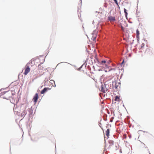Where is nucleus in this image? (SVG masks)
Wrapping results in <instances>:
<instances>
[{
  "instance_id": "nucleus-1",
  "label": "nucleus",
  "mask_w": 154,
  "mask_h": 154,
  "mask_svg": "<svg viewBox=\"0 0 154 154\" xmlns=\"http://www.w3.org/2000/svg\"><path fill=\"white\" fill-rule=\"evenodd\" d=\"M95 62L96 63H97L99 65H102L103 67L105 68H108V65L109 63V62H106L105 60H103L101 62H100L97 59H96Z\"/></svg>"
},
{
  "instance_id": "nucleus-2",
  "label": "nucleus",
  "mask_w": 154,
  "mask_h": 154,
  "mask_svg": "<svg viewBox=\"0 0 154 154\" xmlns=\"http://www.w3.org/2000/svg\"><path fill=\"white\" fill-rule=\"evenodd\" d=\"M30 68L29 66L27 65H26L25 68V71L23 74L25 75H26L28 73L30 72Z\"/></svg>"
},
{
  "instance_id": "nucleus-3",
  "label": "nucleus",
  "mask_w": 154,
  "mask_h": 154,
  "mask_svg": "<svg viewBox=\"0 0 154 154\" xmlns=\"http://www.w3.org/2000/svg\"><path fill=\"white\" fill-rule=\"evenodd\" d=\"M145 53L147 56H150L152 54V51L150 49L147 48L146 50Z\"/></svg>"
},
{
  "instance_id": "nucleus-4",
  "label": "nucleus",
  "mask_w": 154,
  "mask_h": 154,
  "mask_svg": "<svg viewBox=\"0 0 154 154\" xmlns=\"http://www.w3.org/2000/svg\"><path fill=\"white\" fill-rule=\"evenodd\" d=\"M38 68L39 72H42L45 69L44 66L42 65V64L41 63L38 65Z\"/></svg>"
},
{
  "instance_id": "nucleus-5",
  "label": "nucleus",
  "mask_w": 154,
  "mask_h": 154,
  "mask_svg": "<svg viewBox=\"0 0 154 154\" xmlns=\"http://www.w3.org/2000/svg\"><path fill=\"white\" fill-rule=\"evenodd\" d=\"M38 98V94L37 93L35 94L32 99L35 103L37 102Z\"/></svg>"
},
{
  "instance_id": "nucleus-6",
  "label": "nucleus",
  "mask_w": 154,
  "mask_h": 154,
  "mask_svg": "<svg viewBox=\"0 0 154 154\" xmlns=\"http://www.w3.org/2000/svg\"><path fill=\"white\" fill-rule=\"evenodd\" d=\"M50 89V88H45L42 90L41 91V94H44Z\"/></svg>"
},
{
  "instance_id": "nucleus-7",
  "label": "nucleus",
  "mask_w": 154,
  "mask_h": 154,
  "mask_svg": "<svg viewBox=\"0 0 154 154\" xmlns=\"http://www.w3.org/2000/svg\"><path fill=\"white\" fill-rule=\"evenodd\" d=\"M107 89L105 87H103L102 85L101 87V91L104 93H106Z\"/></svg>"
},
{
  "instance_id": "nucleus-8",
  "label": "nucleus",
  "mask_w": 154,
  "mask_h": 154,
  "mask_svg": "<svg viewBox=\"0 0 154 154\" xmlns=\"http://www.w3.org/2000/svg\"><path fill=\"white\" fill-rule=\"evenodd\" d=\"M108 20L111 21H113L115 20V17L111 16H109L108 17Z\"/></svg>"
},
{
  "instance_id": "nucleus-9",
  "label": "nucleus",
  "mask_w": 154,
  "mask_h": 154,
  "mask_svg": "<svg viewBox=\"0 0 154 154\" xmlns=\"http://www.w3.org/2000/svg\"><path fill=\"white\" fill-rule=\"evenodd\" d=\"M4 92H7V93H5V96L3 97L5 99H7L8 98H9L10 97V93H8V91H4Z\"/></svg>"
},
{
  "instance_id": "nucleus-10",
  "label": "nucleus",
  "mask_w": 154,
  "mask_h": 154,
  "mask_svg": "<svg viewBox=\"0 0 154 154\" xmlns=\"http://www.w3.org/2000/svg\"><path fill=\"white\" fill-rule=\"evenodd\" d=\"M136 33H137V41H139L140 39V37H139V35H140V33L139 30L138 29H137L136 31Z\"/></svg>"
},
{
  "instance_id": "nucleus-11",
  "label": "nucleus",
  "mask_w": 154,
  "mask_h": 154,
  "mask_svg": "<svg viewBox=\"0 0 154 154\" xmlns=\"http://www.w3.org/2000/svg\"><path fill=\"white\" fill-rule=\"evenodd\" d=\"M120 100L119 96H116L115 97V101L119 102Z\"/></svg>"
},
{
  "instance_id": "nucleus-12",
  "label": "nucleus",
  "mask_w": 154,
  "mask_h": 154,
  "mask_svg": "<svg viewBox=\"0 0 154 154\" xmlns=\"http://www.w3.org/2000/svg\"><path fill=\"white\" fill-rule=\"evenodd\" d=\"M109 131L110 129L108 128L106 131V134L108 138L109 137Z\"/></svg>"
},
{
  "instance_id": "nucleus-13",
  "label": "nucleus",
  "mask_w": 154,
  "mask_h": 154,
  "mask_svg": "<svg viewBox=\"0 0 154 154\" xmlns=\"http://www.w3.org/2000/svg\"><path fill=\"white\" fill-rule=\"evenodd\" d=\"M113 146H116V148H115V149L116 150H117V149H118V147H119V145L118 144H117L116 143H115V144H113Z\"/></svg>"
},
{
  "instance_id": "nucleus-14",
  "label": "nucleus",
  "mask_w": 154,
  "mask_h": 154,
  "mask_svg": "<svg viewBox=\"0 0 154 154\" xmlns=\"http://www.w3.org/2000/svg\"><path fill=\"white\" fill-rule=\"evenodd\" d=\"M124 11L125 14V16L126 17H127L128 15V13L127 12V10L125 8H124Z\"/></svg>"
},
{
  "instance_id": "nucleus-15",
  "label": "nucleus",
  "mask_w": 154,
  "mask_h": 154,
  "mask_svg": "<svg viewBox=\"0 0 154 154\" xmlns=\"http://www.w3.org/2000/svg\"><path fill=\"white\" fill-rule=\"evenodd\" d=\"M5 93H7V92H2L1 93H0V97L2 96V95H4Z\"/></svg>"
},
{
  "instance_id": "nucleus-16",
  "label": "nucleus",
  "mask_w": 154,
  "mask_h": 154,
  "mask_svg": "<svg viewBox=\"0 0 154 154\" xmlns=\"http://www.w3.org/2000/svg\"><path fill=\"white\" fill-rule=\"evenodd\" d=\"M113 84H115V88L116 89L118 88V86L117 85V83H116V82H115L114 83H113Z\"/></svg>"
},
{
  "instance_id": "nucleus-17",
  "label": "nucleus",
  "mask_w": 154,
  "mask_h": 154,
  "mask_svg": "<svg viewBox=\"0 0 154 154\" xmlns=\"http://www.w3.org/2000/svg\"><path fill=\"white\" fill-rule=\"evenodd\" d=\"M145 46V44L144 43H143L142 44L141 46V48L142 49H143V48Z\"/></svg>"
},
{
  "instance_id": "nucleus-18",
  "label": "nucleus",
  "mask_w": 154,
  "mask_h": 154,
  "mask_svg": "<svg viewBox=\"0 0 154 154\" xmlns=\"http://www.w3.org/2000/svg\"><path fill=\"white\" fill-rule=\"evenodd\" d=\"M115 3L119 7V5H118V2H117V0H113Z\"/></svg>"
},
{
  "instance_id": "nucleus-19",
  "label": "nucleus",
  "mask_w": 154,
  "mask_h": 154,
  "mask_svg": "<svg viewBox=\"0 0 154 154\" xmlns=\"http://www.w3.org/2000/svg\"><path fill=\"white\" fill-rule=\"evenodd\" d=\"M96 37H93V38H92V39L93 40V41H95L96 40Z\"/></svg>"
},
{
  "instance_id": "nucleus-20",
  "label": "nucleus",
  "mask_w": 154,
  "mask_h": 154,
  "mask_svg": "<svg viewBox=\"0 0 154 154\" xmlns=\"http://www.w3.org/2000/svg\"><path fill=\"white\" fill-rule=\"evenodd\" d=\"M121 28L122 31L124 30V28L122 26H121Z\"/></svg>"
},
{
  "instance_id": "nucleus-21",
  "label": "nucleus",
  "mask_w": 154,
  "mask_h": 154,
  "mask_svg": "<svg viewBox=\"0 0 154 154\" xmlns=\"http://www.w3.org/2000/svg\"><path fill=\"white\" fill-rule=\"evenodd\" d=\"M23 115V116L24 115V114H23V113H21V115Z\"/></svg>"
},
{
  "instance_id": "nucleus-22",
  "label": "nucleus",
  "mask_w": 154,
  "mask_h": 154,
  "mask_svg": "<svg viewBox=\"0 0 154 154\" xmlns=\"http://www.w3.org/2000/svg\"><path fill=\"white\" fill-rule=\"evenodd\" d=\"M24 112V114H25V112Z\"/></svg>"
},
{
  "instance_id": "nucleus-23",
  "label": "nucleus",
  "mask_w": 154,
  "mask_h": 154,
  "mask_svg": "<svg viewBox=\"0 0 154 154\" xmlns=\"http://www.w3.org/2000/svg\"><path fill=\"white\" fill-rule=\"evenodd\" d=\"M24 112V114H25V112Z\"/></svg>"
},
{
  "instance_id": "nucleus-24",
  "label": "nucleus",
  "mask_w": 154,
  "mask_h": 154,
  "mask_svg": "<svg viewBox=\"0 0 154 154\" xmlns=\"http://www.w3.org/2000/svg\"><path fill=\"white\" fill-rule=\"evenodd\" d=\"M24 112V114H25V112Z\"/></svg>"
},
{
  "instance_id": "nucleus-25",
  "label": "nucleus",
  "mask_w": 154,
  "mask_h": 154,
  "mask_svg": "<svg viewBox=\"0 0 154 154\" xmlns=\"http://www.w3.org/2000/svg\"><path fill=\"white\" fill-rule=\"evenodd\" d=\"M105 72H107V71L106 70V71H105Z\"/></svg>"
}]
</instances>
